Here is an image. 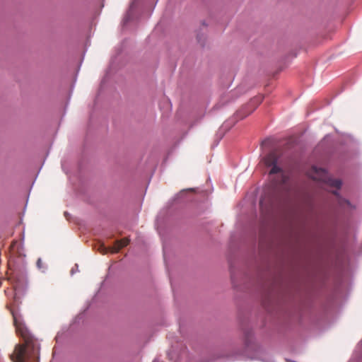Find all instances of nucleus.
Returning <instances> with one entry per match:
<instances>
[{
  "instance_id": "nucleus-1",
  "label": "nucleus",
  "mask_w": 362,
  "mask_h": 362,
  "mask_svg": "<svg viewBox=\"0 0 362 362\" xmlns=\"http://www.w3.org/2000/svg\"><path fill=\"white\" fill-rule=\"evenodd\" d=\"M6 276L13 285L16 295L23 294L27 290L25 255L23 245L18 240H13L9 247Z\"/></svg>"
},
{
  "instance_id": "nucleus-2",
  "label": "nucleus",
  "mask_w": 362,
  "mask_h": 362,
  "mask_svg": "<svg viewBox=\"0 0 362 362\" xmlns=\"http://www.w3.org/2000/svg\"><path fill=\"white\" fill-rule=\"evenodd\" d=\"M270 167L271 169L269 172L270 176L278 174L276 177H273L271 180L273 190L276 191L279 187L285 185L288 182V177L286 175L283 168L279 166L277 163Z\"/></svg>"
},
{
  "instance_id": "nucleus-3",
  "label": "nucleus",
  "mask_w": 362,
  "mask_h": 362,
  "mask_svg": "<svg viewBox=\"0 0 362 362\" xmlns=\"http://www.w3.org/2000/svg\"><path fill=\"white\" fill-rule=\"evenodd\" d=\"M8 308L9 309V310L13 316V322L16 327L17 332H21V334L22 335H23L24 334V330H23L24 327H23L22 316H21V313H19L18 310L16 308H13L8 307Z\"/></svg>"
},
{
  "instance_id": "nucleus-4",
  "label": "nucleus",
  "mask_w": 362,
  "mask_h": 362,
  "mask_svg": "<svg viewBox=\"0 0 362 362\" xmlns=\"http://www.w3.org/2000/svg\"><path fill=\"white\" fill-rule=\"evenodd\" d=\"M25 347L23 346L16 345L14 352L11 355L13 362H25Z\"/></svg>"
},
{
  "instance_id": "nucleus-5",
  "label": "nucleus",
  "mask_w": 362,
  "mask_h": 362,
  "mask_svg": "<svg viewBox=\"0 0 362 362\" xmlns=\"http://www.w3.org/2000/svg\"><path fill=\"white\" fill-rule=\"evenodd\" d=\"M278 160L279 157L275 152H271L264 158V162L267 167L278 163Z\"/></svg>"
},
{
  "instance_id": "nucleus-6",
  "label": "nucleus",
  "mask_w": 362,
  "mask_h": 362,
  "mask_svg": "<svg viewBox=\"0 0 362 362\" xmlns=\"http://www.w3.org/2000/svg\"><path fill=\"white\" fill-rule=\"evenodd\" d=\"M326 182L331 187H334L337 189H340L342 185V182L339 179L329 178Z\"/></svg>"
},
{
  "instance_id": "nucleus-7",
  "label": "nucleus",
  "mask_w": 362,
  "mask_h": 362,
  "mask_svg": "<svg viewBox=\"0 0 362 362\" xmlns=\"http://www.w3.org/2000/svg\"><path fill=\"white\" fill-rule=\"evenodd\" d=\"M129 243V240L128 238H123L122 240L117 241V249L116 252H117L119 249L126 247Z\"/></svg>"
},
{
  "instance_id": "nucleus-8",
  "label": "nucleus",
  "mask_w": 362,
  "mask_h": 362,
  "mask_svg": "<svg viewBox=\"0 0 362 362\" xmlns=\"http://www.w3.org/2000/svg\"><path fill=\"white\" fill-rule=\"evenodd\" d=\"M37 267L42 270V272H45L47 269V267L45 264L42 262V260L41 258H38L36 262Z\"/></svg>"
},
{
  "instance_id": "nucleus-9",
  "label": "nucleus",
  "mask_w": 362,
  "mask_h": 362,
  "mask_svg": "<svg viewBox=\"0 0 362 362\" xmlns=\"http://www.w3.org/2000/svg\"><path fill=\"white\" fill-rule=\"evenodd\" d=\"M245 343H246V345L248 346V341H249L250 338L252 336V333L250 331H246L245 332Z\"/></svg>"
},
{
  "instance_id": "nucleus-10",
  "label": "nucleus",
  "mask_w": 362,
  "mask_h": 362,
  "mask_svg": "<svg viewBox=\"0 0 362 362\" xmlns=\"http://www.w3.org/2000/svg\"><path fill=\"white\" fill-rule=\"evenodd\" d=\"M313 170L316 173H319L320 172L323 173V174H327V171L325 170V169L324 168H317V167H313Z\"/></svg>"
},
{
  "instance_id": "nucleus-11",
  "label": "nucleus",
  "mask_w": 362,
  "mask_h": 362,
  "mask_svg": "<svg viewBox=\"0 0 362 362\" xmlns=\"http://www.w3.org/2000/svg\"><path fill=\"white\" fill-rule=\"evenodd\" d=\"M137 1H138V0H132V2L129 6V12L132 11L134 8Z\"/></svg>"
},
{
  "instance_id": "nucleus-12",
  "label": "nucleus",
  "mask_w": 362,
  "mask_h": 362,
  "mask_svg": "<svg viewBox=\"0 0 362 362\" xmlns=\"http://www.w3.org/2000/svg\"><path fill=\"white\" fill-rule=\"evenodd\" d=\"M129 12L127 13V14L126 15V16L124 17V22L126 23L129 21Z\"/></svg>"
},
{
  "instance_id": "nucleus-13",
  "label": "nucleus",
  "mask_w": 362,
  "mask_h": 362,
  "mask_svg": "<svg viewBox=\"0 0 362 362\" xmlns=\"http://www.w3.org/2000/svg\"><path fill=\"white\" fill-rule=\"evenodd\" d=\"M13 224H12V226H11V230H10V232H9V233H8V236H10V235H13Z\"/></svg>"
},
{
  "instance_id": "nucleus-14",
  "label": "nucleus",
  "mask_w": 362,
  "mask_h": 362,
  "mask_svg": "<svg viewBox=\"0 0 362 362\" xmlns=\"http://www.w3.org/2000/svg\"><path fill=\"white\" fill-rule=\"evenodd\" d=\"M263 202H264V199H260V201H259V204H260V206H262Z\"/></svg>"
}]
</instances>
